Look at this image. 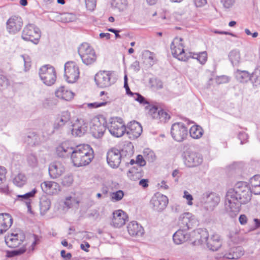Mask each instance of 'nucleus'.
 Returning <instances> with one entry per match:
<instances>
[{"instance_id": "nucleus-48", "label": "nucleus", "mask_w": 260, "mask_h": 260, "mask_svg": "<svg viewBox=\"0 0 260 260\" xmlns=\"http://www.w3.org/2000/svg\"><path fill=\"white\" fill-rule=\"evenodd\" d=\"M127 175L128 177L133 180H137L141 177V173L133 169L129 171Z\"/></svg>"}, {"instance_id": "nucleus-20", "label": "nucleus", "mask_w": 260, "mask_h": 260, "mask_svg": "<svg viewBox=\"0 0 260 260\" xmlns=\"http://www.w3.org/2000/svg\"><path fill=\"white\" fill-rule=\"evenodd\" d=\"M65 171L63 164L60 161H55L51 163L49 167V173L52 178L60 177Z\"/></svg>"}, {"instance_id": "nucleus-55", "label": "nucleus", "mask_w": 260, "mask_h": 260, "mask_svg": "<svg viewBox=\"0 0 260 260\" xmlns=\"http://www.w3.org/2000/svg\"><path fill=\"white\" fill-rule=\"evenodd\" d=\"M183 193V197L187 201V204L189 206L192 205L193 204L192 202L193 200L192 196L186 190H185Z\"/></svg>"}, {"instance_id": "nucleus-37", "label": "nucleus", "mask_w": 260, "mask_h": 260, "mask_svg": "<svg viewBox=\"0 0 260 260\" xmlns=\"http://www.w3.org/2000/svg\"><path fill=\"white\" fill-rule=\"evenodd\" d=\"M25 141L29 145H37L40 143V139L37 134L34 132L28 133L25 138Z\"/></svg>"}, {"instance_id": "nucleus-35", "label": "nucleus", "mask_w": 260, "mask_h": 260, "mask_svg": "<svg viewBox=\"0 0 260 260\" xmlns=\"http://www.w3.org/2000/svg\"><path fill=\"white\" fill-rule=\"evenodd\" d=\"M111 5L114 9L121 12L127 9L128 2L127 0H112Z\"/></svg>"}, {"instance_id": "nucleus-14", "label": "nucleus", "mask_w": 260, "mask_h": 260, "mask_svg": "<svg viewBox=\"0 0 260 260\" xmlns=\"http://www.w3.org/2000/svg\"><path fill=\"white\" fill-rule=\"evenodd\" d=\"M122 154L120 150L115 148H112L107 153V161L108 165L112 168L119 167L121 160Z\"/></svg>"}, {"instance_id": "nucleus-57", "label": "nucleus", "mask_w": 260, "mask_h": 260, "mask_svg": "<svg viewBox=\"0 0 260 260\" xmlns=\"http://www.w3.org/2000/svg\"><path fill=\"white\" fill-rule=\"evenodd\" d=\"M221 2L224 8H230L234 5L235 0H222Z\"/></svg>"}, {"instance_id": "nucleus-54", "label": "nucleus", "mask_w": 260, "mask_h": 260, "mask_svg": "<svg viewBox=\"0 0 260 260\" xmlns=\"http://www.w3.org/2000/svg\"><path fill=\"white\" fill-rule=\"evenodd\" d=\"M21 57L23 58L24 63L25 71H26L29 69V68L31 66L30 59L28 56L26 57L24 55H22Z\"/></svg>"}, {"instance_id": "nucleus-38", "label": "nucleus", "mask_w": 260, "mask_h": 260, "mask_svg": "<svg viewBox=\"0 0 260 260\" xmlns=\"http://www.w3.org/2000/svg\"><path fill=\"white\" fill-rule=\"evenodd\" d=\"M204 131L199 125H194L189 129L190 136L193 139H198L202 137Z\"/></svg>"}, {"instance_id": "nucleus-58", "label": "nucleus", "mask_w": 260, "mask_h": 260, "mask_svg": "<svg viewBox=\"0 0 260 260\" xmlns=\"http://www.w3.org/2000/svg\"><path fill=\"white\" fill-rule=\"evenodd\" d=\"M6 173V169L4 167L0 166V184L5 179Z\"/></svg>"}, {"instance_id": "nucleus-29", "label": "nucleus", "mask_w": 260, "mask_h": 260, "mask_svg": "<svg viewBox=\"0 0 260 260\" xmlns=\"http://www.w3.org/2000/svg\"><path fill=\"white\" fill-rule=\"evenodd\" d=\"M206 244L209 249L212 251L217 250L221 246L220 237L217 234H213L208 237Z\"/></svg>"}, {"instance_id": "nucleus-31", "label": "nucleus", "mask_w": 260, "mask_h": 260, "mask_svg": "<svg viewBox=\"0 0 260 260\" xmlns=\"http://www.w3.org/2000/svg\"><path fill=\"white\" fill-rule=\"evenodd\" d=\"M244 254L242 247L240 246L234 247L230 249L228 252L224 254V257L228 259H237Z\"/></svg>"}, {"instance_id": "nucleus-49", "label": "nucleus", "mask_w": 260, "mask_h": 260, "mask_svg": "<svg viewBox=\"0 0 260 260\" xmlns=\"http://www.w3.org/2000/svg\"><path fill=\"white\" fill-rule=\"evenodd\" d=\"M73 182V178L71 175H67L62 179V184L64 186H69L71 185Z\"/></svg>"}, {"instance_id": "nucleus-1", "label": "nucleus", "mask_w": 260, "mask_h": 260, "mask_svg": "<svg viewBox=\"0 0 260 260\" xmlns=\"http://www.w3.org/2000/svg\"><path fill=\"white\" fill-rule=\"evenodd\" d=\"M245 182H238L234 188L230 189L225 198V208L231 217L236 216L241 210L242 204H245L251 200V193Z\"/></svg>"}, {"instance_id": "nucleus-13", "label": "nucleus", "mask_w": 260, "mask_h": 260, "mask_svg": "<svg viewBox=\"0 0 260 260\" xmlns=\"http://www.w3.org/2000/svg\"><path fill=\"white\" fill-rule=\"evenodd\" d=\"M25 238L24 234L21 231L12 233L5 237L6 244L11 248L18 247L24 241Z\"/></svg>"}, {"instance_id": "nucleus-19", "label": "nucleus", "mask_w": 260, "mask_h": 260, "mask_svg": "<svg viewBox=\"0 0 260 260\" xmlns=\"http://www.w3.org/2000/svg\"><path fill=\"white\" fill-rule=\"evenodd\" d=\"M127 218L126 214L122 210L115 211L113 213L112 224L115 228H120L125 224Z\"/></svg>"}, {"instance_id": "nucleus-39", "label": "nucleus", "mask_w": 260, "mask_h": 260, "mask_svg": "<svg viewBox=\"0 0 260 260\" xmlns=\"http://www.w3.org/2000/svg\"><path fill=\"white\" fill-rule=\"evenodd\" d=\"M235 77L240 82H247L250 80V74L246 71L237 70L235 72Z\"/></svg>"}, {"instance_id": "nucleus-43", "label": "nucleus", "mask_w": 260, "mask_h": 260, "mask_svg": "<svg viewBox=\"0 0 260 260\" xmlns=\"http://www.w3.org/2000/svg\"><path fill=\"white\" fill-rule=\"evenodd\" d=\"M26 178L25 176L21 173L18 174L13 179L14 183L19 187L22 186L25 184Z\"/></svg>"}, {"instance_id": "nucleus-18", "label": "nucleus", "mask_w": 260, "mask_h": 260, "mask_svg": "<svg viewBox=\"0 0 260 260\" xmlns=\"http://www.w3.org/2000/svg\"><path fill=\"white\" fill-rule=\"evenodd\" d=\"M88 129L87 123L82 119H77L72 124V134L76 137L84 135Z\"/></svg>"}, {"instance_id": "nucleus-5", "label": "nucleus", "mask_w": 260, "mask_h": 260, "mask_svg": "<svg viewBox=\"0 0 260 260\" xmlns=\"http://www.w3.org/2000/svg\"><path fill=\"white\" fill-rule=\"evenodd\" d=\"M64 77L68 83H75L79 77V67L74 61H68L64 64Z\"/></svg>"}, {"instance_id": "nucleus-53", "label": "nucleus", "mask_w": 260, "mask_h": 260, "mask_svg": "<svg viewBox=\"0 0 260 260\" xmlns=\"http://www.w3.org/2000/svg\"><path fill=\"white\" fill-rule=\"evenodd\" d=\"M107 104L106 101L102 102H94L87 104V107L90 108H97L101 106H105Z\"/></svg>"}, {"instance_id": "nucleus-41", "label": "nucleus", "mask_w": 260, "mask_h": 260, "mask_svg": "<svg viewBox=\"0 0 260 260\" xmlns=\"http://www.w3.org/2000/svg\"><path fill=\"white\" fill-rule=\"evenodd\" d=\"M191 57L197 59L201 64H204L207 59V53L206 51H203L199 53H189V58Z\"/></svg>"}, {"instance_id": "nucleus-6", "label": "nucleus", "mask_w": 260, "mask_h": 260, "mask_svg": "<svg viewBox=\"0 0 260 260\" xmlns=\"http://www.w3.org/2000/svg\"><path fill=\"white\" fill-rule=\"evenodd\" d=\"M108 128L110 134L115 137L122 136L126 131V127L122 119L118 117L111 119Z\"/></svg>"}, {"instance_id": "nucleus-27", "label": "nucleus", "mask_w": 260, "mask_h": 260, "mask_svg": "<svg viewBox=\"0 0 260 260\" xmlns=\"http://www.w3.org/2000/svg\"><path fill=\"white\" fill-rule=\"evenodd\" d=\"M12 224V218L8 213L0 214V234L6 232Z\"/></svg>"}, {"instance_id": "nucleus-61", "label": "nucleus", "mask_w": 260, "mask_h": 260, "mask_svg": "<svg viewBox=\"0 0 260 260\" xmlns=\"http://www.w3.org/2000/svg\"><path fill=\"white\" fill-rule=\"evenodd\" d=\"M195 5L198 7L204 6L206 3V0H193Z\"/></svg>"}, {"instance_id": "nucleus-2", "label": "nucleus", "mask_w": 260, "mask_h": 260, "mask_svg": "<svg viewBox=\"0 0 260 260\" xmlns=\"http://www.w3.org/2000/svg\"><path fill=\"white\" fill-rule=\"evenodd\" d=\"M93 158V151L89 145H79L74 147L71 158L75 166L88 165Z\"/></svg>"}, {"instance_id": "nucleus-45", "label": "nucleus", "mask_w": 260, "mask_h": 260, "mask_svg": "<svg viewBox=\"0 0 260 260\" xmlns=\"http://www.w3.org/2000/svg\"><path fill=\"white\" fill-rule=\"evenodd\" d=\"M26 160L29 166L34 167L38 165V159L36 156L32 153H30L27 155Z\"/></svg>"}, {"instance_id": "nucleus-10", "label": "nucleus", "mask_w": 260, "mask_h": 260, "mask_svg": "<svg viewBox=\"0 0 260 260\" xmlns=\"http://www.w3.org/2000/svg\"><path fill=\"white\" fill-rule=\"evenodd\" d=\"M197 224L195 217L190 213L187 212L181 214L178 219L179 228L188 231Z\"/></svg>"}, {"instance_id": "nucleus-46", "label": "nucleus", "mask_w": 260, "mask_h": 260, "mask_svg": "<svg viewBox=\"0 0 260 260\" xmlns=\"http://www.w3.org/2000/svg\"><path fill=\"white\" fill-rule=\"evenodd\" d=\"M124 196V192L121 190H119L115 192H113L111 194V200L115 202L120 201Z\"/></svg>"}, {"instance_id": "nucleus-21", "label": "nucleus", "mask_w": 260, "mask_h": 260, "mask_svg": "<svg viewBox=\"0 0 260 260\" xmlns=\"http://www.w3.org/2000/svg\"><path fill=\"white\" fill-rule=\"evenodd\" d=\"M22 21L20 17H12L7 22V28L10 33L15 34L21 28Z\"/></svg>"}, {"instance_id": "nucleus-40", "label": "nucleus", "mask_w": 260, "mask_h": 260, "mask_svg": "<svg viewBox=\"0 0 260 260\" xmlns=\"http://www.w3.org/2000/svg\"><path fill=\"white\" fill-rule=\"evenodd\" d=\"M229 57L231 62L234 66L239 64L241 60L240 52L236 50L231 51L229 53Z\"/></svg>"}, {"instance_id": "nucleus-12", "label": "nucleus", "mask_w": 260, "mask_h": 260, "mask_svg": "<svg viewBox=\"0 0 260 260\" xmlns=\"http://www.w3.org/2000/svg\"><path fill=\"white\" fill-rule=\"evenodd\" d=\"M112 73L110 71H100L96 74L94 81L96 85L101 88L109 87L111 84Z\"/></svg>"}, {"instance_id": "nucleus-32", "label": "nucleus", "mask_w": 260, "mask_h": 260, "mask_svg": "<svg viewBox=\"0 0 260 260\" xmlns=\"http://www.w3.org/2000/svg\"><path fill=\"white\" fill-rule=\"evenodd\" d=\"M249 188L255 194H260V175H256L249 180Z\"/></svg>"}, {"instance_id": "nucleus-28", "label": "nucleus", "mask_w": 260, "mask_h": 260, "mask_svg": "<svg viewBox=\"0 0 260 260\" xmlns=\"http://www.w3.org/2000/svg\"><path fill=\"white\" fill-rule=\"evenodd\" d=\"M43 191L46 193L53 194L59 191V184L53 181H45L41 184Z\"/></svg>"}, {"instance_id": "nucleus-63", "label": "nucleus", "mask_w": 260, "mask_h": 260, "mask_svg": "<svg viewBox=\"0 0 260 260\" xmlns=\"http://www.w3.org/2000/svg\"><path fill=\"white\" fill-rule=\"evenodd\" d=\"M146 159L149 161H153L155 159V156L153 152L149 151L147 154Z\"/></svg>"}, {"instance_id": "nucleus-15", "label": "nucleus", "mask_w": 260, "mask_h": 260, "mask_svg": "<svg viewBox=\"0 0 260 260\" xmlns=\"http://www.w3.org/2000/svg\"><path fill=\"white\" fill-rule=\"evenodd\" d=\"M184 164L188 167H194L203 162L201 154L195 152H186L184 156Z\"/></svg>"}, {"instance_id": "nucleus-11", "label": "nucleus", "mask_w": 260, "mask_h": 260, "mask_svg": "<svg viewBox=\"0 0 260 260\" xmlns=\"http://www.w3.org/2000/svg\"><path fill=\"white\" fill-rule=\"evenodd\" d=\"M220 202V198L215 193H206L203 197V207L206 211H212Z\"/></svg>"}, {"instance_id": "nucleus-42", "label": "nucleus", "mask_w": 260, "mask_h": 260, "mask_svg": "<svg viewBox=\"0 0 260 260\" xmlns=\"http://www.w3.org/2000/svg\"><path fill=\"white\" fill-rule=\"evenodd\" d=\"M250 80L253 85H260V67L255 69L254 72L250 75Z\"/></svg>"}, {"instance_id": "nucleus-36", "label": "nucleus", "mask_w": 260, "mask_h": 260, "mask_svg": "<svg viewBox=\"0 0 260 260\" xmlns=\"http://www.w3.org/2000/svg\"><path fill=\"white\" fill-rule=\"evenodd\" d=\"M51 202L46 197H42L40 201V210L41 215H44L50 209Z\"/></svg>"}, {"instance_id": "nucleus-26", "label": "nucleus", "mask_w": 260, "mask_h": 260, "mask_svg": "<svg viewBox=\"0 0 260 260\" xmlns=\"http://www.w3.org/2000/svg\"><path fill=\"white\" fill-rule=\"evenodd\" d=\"M124 80V87L125 89L126 93L132 96L135 100L138 101L140 104L149 105V102L144 96L138 93H133L131 91L128 85L126 75H125Z\"/></svg>"}, {"instance_id": "nucleus-8", "label": "nucleus", "mask_w": 260, "mask_h": 260, "mask_svg": "<svg viewBox=\"0 0 260 260\" xmlns=\"http://www.w3.org/2000/svg\"><path fill=\"white\" fill-rule=\"evenodd\" d=\"M41 34L39 28L34 24H29L25 27L22 33V38L37 44L40 38Z\"/></svg>"}, {"instance_id": "nucleus-34", "label": "nucleus", "mask_w": 260, "mask_h": 260, "mask_svg": "<svg viewBox=\"0 0 260 260\" xmlns=\"http://www.w3.org/2000/svg\"><path fill=\"white\" fill-rule=\"evenodd\" d=\"M106 127L100 123L93 124L90 127V131L92 136L95 138H101L106 131Z\"/></svg>"}, {"instance_id": "nucleus-44", "label": "nucleus", "mask_w": 260, "mask_h": 260, "mask_svg": "<svg viewBox=\"0 0 260 260\" xmlns=\"http://www.w3.org/2000/svg\"><path fill=\"white\" fill-rule=\"evenodd\" d=\"M145 108L149 110V114L154 119L158 118L159 116V111L160 109H158L155 106H151L149 103V105H145Z\"/></svg>"}, {"instance_id": "nucleus-64", "label": "nucleus", "mask_w": 260, "mask_h": 260, "mask_svg": "<svg viewBox=\"0 0 260 260\" xmlns=\"http://www.w3.org/2000/svg\"><path fill=\"white\" fill-rule=\"evenodd\" d=\"M132 68L135 71H139L140 70L139 62L137 60L134 61L132 64Z\"/></svg>"}, {"instance_id": "nucleus-50", "label": "nucleus", "mask_w": 260, "mask_h": 260, "mask_svg": "<svg viewBox=\"0 0 260 260\" xmlns=\"http://www.w3.org/2000/svg\"><path fill=\"white\" fill-rule=\"evenodd\" d=\"M37 192V190L36 188L33 189L31 191L29 192H27L24 194L22 195H18L17 197L18 198H21L22 200H28L31 198L34 197L35 194Z\"/></svg>"}, {"instance_id": "nucleus-52", "label": "nucleus", "mask_w": 260, "mask_h": 260, "mask_svg": "<svg viewBox=\"0 0 260 260\" xmlns=\"http://www.w3.org/2000/svg\"><path fill=\"white\" fill-rule=\"evenodd\" d=\"M170 118L169 114L162 109H159V116L158 117V119L160 121H166Z\"/></svg>"}, {"instance_id": "nucleus-33", "label": "nucleus", "mask_w": 260, "mask_h": 260, "mask_svg": "<svg viewBox=\"0 0 260 260\" xmlns=\"http://www.w3.org/2000/svg\"><path fill=\"white\" fill-rule=\"evenodd\" d=\"M70 119V114L67 112H63L61 115L58 117L54 123V128L59 129L63 126Z\"/></svg>"}, {"instance_id": "nucleus-60", "label": "nucleus", "mask_w": 260, "mask_h": 260, "mask_svg": "<svg viewBox=\"0 0 260 260\" xmlns=\"http://www.w3.org/2000/svg\"><path fill=\"white\" fill-rule=\"evenodd\" d=\"M61 256L66 260H69L72 257V254L71 253H68L66 254L65 250H62L60 252Z\"/></svg>"}, {"instance_id": "nucleus-9", "label": "nucleus", "mask_w": 260, "mask_h": 260, "mask_svg": "<svg viewBox=\"0 0 260 260\" xmlns=\"http://www.w3.org/2000/svg\"><path fill=\"white\" fill-rule=\"evenodd\" d=\"M188 131L184 123L176 122L172 124L171 134L172 138L177 142L183 141L187 137Z\"/></svg>"}, {"instance_id": "nucleus-23", "label": "nucleus", "mask_w": 260, "mask_h": 260, "mask_svg": "<svg viewBox=\"0 0 260 260\" xmlns=\"http://www.w3.org/2000/svg\"><path fill=\"white\" fill-rule=\"evenodd\" d=\"M127 229L129 234L132 236L141 237L144 234L143 228L136 221L130 222Z\"/></svg>"}, {"instance_id": "nucleus-24", "label": "nucleus", "mask_w": 260, "mask_h": 260, "mask_svg": "<svg viewBox=\"0 0 260 260\" xmlns=\"http://www.w3.org/2000/svg\"><path fill=\"white\" fill-rule=\"evenodd\" d=\"M74 147H70L68 142H64L56 147V154L60 157H67L72 155Z\"/></svg>"}, {"instance_id": "nucleus-7", "label": "nucleus", "mask_w": 260, "mask_h": 260, "mask_svg": "<svg viewBox=\"0 0 260 260\" xmlns=\"http://www.w3.org/2000/svg\"><path fill=\"white\" fill-rule=\"evenodd\" d=\"M182 38H176L172 42L171 49L172 55L178 60L186 61L189 58V55H187L184 52V46L181 43Z\"/></svg>"}, {"instance_id": "nucleus-4", "label": "nucleus", "mask_w": 260, "mask_h": 260, "mask_svg": "<svg viewBox=\"0 0 260 260\" xmlns=\"http://www.w3.org/2000/svg\"><path fill=\"white\" fill-rule=\"evenodd\" d=\"M78 53L82 62L89 65L93 63L96 58L94 50L87 43L82 44L78 48Z\"/></svg>"}, {"instance_id": "nucleus-51", "label": "nucleus", "mask_w": 260, "mask_h": 260, "mask_svg": "<svg viewBox=\"0 0 260 260\" xmlns=\"http://www.w3.org/2000/svg\"><path fill=\"white\" fill-rule=\"evenodd\" d=\"M86 8L90 11L94 10L96 6V0H85Z\"/></svg>"}, {"instance_id": "nucleus-62", "label": "nucleus", "mask_w": 260, "mask_h": 260, "mask_svg": "<svg viewBox=\"0 0 260 260\" xmlns=\"http://www.w3.org/2000/svg\"><path fill=\"white\" fill-rule=\"evenodd\" d=\"M239 221L241 224L244 225L247 222V218L244 214L241 215L239 216Z\"/></svg>"}, {"instance_id": "nucleus-17", "label": "nucleus", "mask_w": 260, "mask_h": 260, "mask_svg": "<svg viewBox=\"0 0 260 260\" xmlns=\"http://www.w3.org/2000/svg\"><path fill=\"white\" fill-rule=\"evenodd\" d=\"M168 204V199L167 196L157 193L155 194L151 200V204L154 210L160 212L166 208Z\"/></svg>"}, {"instance_id": "nucleus-22", "label": "nucleus", "mask_w": 260, "mask_h": 260, "mask_svg": "<svg viewBox=\"0 0 260 260\" xmlns=\"http://www.w3.org/2000/svg\"><path fill=\"white\" fill-rule=\"evenodd\" d=\"M190 238V235L187 230L179 228L173 235V239L174 242L177 245L181 244Z\"/></svg>"}, {"instance_id": "nucleus-59", "label": "nucleus", "mask_w": 260, "mask_h": 260, "mask_svg": "<svg viewBox=\"0 0 260 260\" xmlns=\"http://www.w3.org/2000/svg\"><path fill=\"white\" fill-rule=\"evenodd\" d=\"M9 81L7 78L3 76L0 75V86H3L5 85H7L8 84Z\"/></svg>"}, {"instance_id": "nucleus-16", "label": "nucleus", "mask_w": 260, "mask_h": 260, "mask_svg": "<svg viewBox=\"0 0 260 260\" xmlns=\"http://www.w3.org/2000/svg\"><path fill=\"white\" fill-rule=\"evenodd\" d=\"M125 133L130 139L134 140L142 134V127L139 122L136 121H131L127 124Z\"/></svg>"}, {"instance_id": "nucleus-56", "label": "nucleus", "mask_w": 260, "mask_h": 260, "mask_svg": "<svg viewBox=\"0 0 260 260\" xmlns=\"http://www.w3.org/2000/svg\"><path fill=\"white\" fill-rule=\"evenodd\" d=\"M136 164L140 167H143L146 165V160L142 155H138L136 158Z\"/></svg>"}, {"instance_id": "nucleus-25", "label": "nucleus", "mask_w": 260, "mask_h": 260, "mask_svg": "<svg viewBox=\"0 0 260 260\" xmlns=\"http://www.w3.org/2000/svg\"><path fill=\"white\" fill-rule=\"evenodd\" d=\"M193 234L195 238L193 244L195 245L206 243L209 237L208 232L206 229H199L194 231Z\"/></svg>"}, {"instance_id": "nucleus-30", "label": "nucleus", "mask_w": 260, "mask_h": 260, "mask_svg": "<svg viewBox=\"0 0 260 260\" xmlns=\"http://www.w3.org/2000/svg\"><path fill=\"white\" fill-rule=\"evenodd\" d=\"M74 93L64 86L59 87L55 91V95L58 98L65 101H70L74 97Z\"/></svg>"}, {"instance_id": "nucleus-47", "label": "nucleus", "mask_w": 260, "mask_h": 260, "mask_svg": "<svg viewBox=\"0 0 260 260\" xmlns=\"http://www.w3.org/2000/svg\"><path fill=\"white\" fill-rule=\"evenodd\" d=\"M78 204L79 202L75 199V198L71 197H67L64 202L65 205L68 208H71L75 205H77Z\"/></svg>"}, {"instance_id": "nucleus-3", "label": "nucleus", "mask_w": 260, "mask_h": 260, "mask_svg": "<svg viewBox=\"0 0 260 260\" xmlns=\"http://www.w3.org/2000/svg\"><path fill=\"white\" fill-rule=\"evenodd\" d=\"M39 76L44 84L47 86L53 85L56 80L55 68L51 65L42 66L39 70Z\"/></svg>"}]
</instances>
